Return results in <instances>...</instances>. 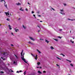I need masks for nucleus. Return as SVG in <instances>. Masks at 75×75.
<instances>
[{
	"label": "nucleus",
	"mask_w": 75,
	"mask_h": 75,
	"mask_svg": "<svg viewBox=\"0 0 75 75\" xmlns=\"http://www.w3.org/2000/svg\"><path fill=\"white\" fill-rule=\"evenodd\" d=\"M23 50H22V52L21 53V58L23 60V61H24V62H25V63H26V64H28V65H29V64H28V63L26 62V60H25V59L24 58V53L23 54Z\"/></svg>",
	"instance_id": "nucleus-1"
},
{
	"label": "nucleus",
	"mask_w": 75,
	"mask_h": 75,
	"mask_svg": "<svg viewBox=\"0 0 75 75\" xmlns=\"http://www.w3.org/2000/svg\"><path fill=\"white\" fill-rule=\"evenodd\" d=\"M60 11H61V12H60V13L61 14H62L63 15H64L65 13H64V11L63 9L62 10L60 9Z\"/></svg>",
	"instance_id": "nucleus-2"
},
{
	"label": "nucleus",
	"mask_w": 75,
	"mask_h": 75,
	"mask_svg": "<svg viewBox=\"0 0 75 75\" xmlns=\"http://www.w3.org/2000/svg\"><path fill=\"white\" fill-rule=\"evenodd\" d=\"M4 1V6L6 8H7V5L5 4H6V2H5V1H4V0H1V1Z\"/></svg>",
	"instance_id": "nucleus-3"
},
{
	"label": "nucleus",
	"mask_w": 75,
	"mask_h": 75,
	"mask_svg": "<svg viewBox=\"0 0 75 75\" xmlns=\"http://www.w3.org/2000/svg\"><path fill=\"white\" fill-rule=\"evenodd\" d=\"M9 12L8 11V12H5V14H6V15L7 16L8 15V16H9L10 15V14H9Z\"/></svg>",
	"instance_id": "nucleus-4"
},
{
	"label": "nucleus",
	"mask_w": 75,
	"mask_h": 75,
	"mask_svg": "<svg viewBox=\"0 0 75 75\" xmlns=\"http://www.w3.org/2000/svg\"><path fill=\"white\" fill-rule=\"evenodd\" d=\"M30 39L31 40H33V41H35V39H34L32 38V37H30Z\"/></svg>",
	"instance_id": "nucleus-5"
},
{
	"label": "nucleus",
	"mask_w": 75,
	"mask_h": 75,
	"mask_svg": "<svg viewBox=\"0 0 75 75\" xmlns=\"http://www.w3.org/2000/svg\"><path fill=\"white\" fill-rule=\"evenodd\" d=\"M16 28H14V30H15V31L16 32H17V31H18V29H16Z\"/></svg>",
	"instance_id": "nucleus-6"
},
{
	"label": "nucleus",
	"mask_w": 75,
	"mask_h": 75,
	"mask_svg": "<svg viewBox=\"0 0 75 75\" xmlns=\"http://www.w3.org/2000/svg\"><path fill=\"white\" fill-rule=\"evenodd\" d=\"M8 26L10 30H11V29H12V28L11 27V26L10 25H9Z\"/></svg>",
	"instance_id": "nucleus-7"
},
{
	"label": "nucleus",
	"mask_w": 75,
	"mask_h": 75,
	"mask_svg": "<svg viewBox=\"0 0 75 75\" xmlns=\"http://www.w3.org/2000/svg\"><path fill=\"white\" fill-rule=\"evenodd\" d=\"M38 56V55H37V54H36L35 56V57L36 58H35V59H36V60H37L38 58L37 57V56Z\"/></svg>",
	"instance_id": "nucleus-8"
},
{
	"label": "nucleus",
	"mask_w": 75,
	"mask_h": 75,
	"mask_svg": "<svg viewBox=\"0 0 75 75\" xmlns=\"http://www.w3.org/2000/svg\"><path fill=\"white\" fill-rule=\"evenodd\" d=\"M66 61H69V62H70V63H71V62H72V61H71L68 60L67 59H66Z\"/></svg>",
	"instance_id": "nucleus-9"
},
{
	"label": "nucleus",
	"mask_w": 75,
	"mask_h": 75,
	"mask_svg": "<svg viewBox=\"0 0 75 75\" xmlns=\"http://www.w3.org/2000/svg\"><path fill=\"white\" fill-rule=\"evenodd\" d=\"M52 8H51L50 9L51 10V11H52V10H53L54 11H55V9H54L53 8H52Z\"/></svg>",
	"instance_id": "nucleus-10"
},
{
	"label": "nucleus",
	"mask_w": 75,
	"mask_h": 75,
	"mask_svg": "<svg viewBox=\"0 0 75 75\" xmlns=\"http://www.w3.org/2000/svg\"><path fill=\"white\" fill-rule=\"evenodd\" d=\"M38 72L39 73V74H42V72H41V71H38Z\"/></svg>",
	"instance_id": "nucleus-11"
},
{
	"label": "nucleus",
	"mask_w": 75,
	"mask_h": 75,
	"mask_svg": "<svg viewBox=\"0 0 75 75\" xmlns=\"http://www.w3.org/2000/svg\"><path fill=\"white\" fill-rule=\"evenodd\" d=\"M45 40V42H47V44H48V43L49 42V41H48L47 40Z\"/></svg>",
	"instance_id": "nucleus-12"
},
{
	"label": "nucleus",
	"mask_w": 75,
	"mask_h": 75,
	"mask_svg": "<svg viewBox=\"0 0 75 75\" xmlns=\"http://www.w3.org/2000/svg\"><path fill=\"white\" fill-rule=\"evenodd\" d=\"M16 5L17 6H20V5H21V4L20 3H18V4H16Z\"/></svg>",
	"instance_id": "nucleus-13"
},
{
	"label": "nucleus",
	"mask_w": 75,
	"mask_h": 75,
	"mask_svg": "<svg viewBox=\"0 0 75 75\" xmlns=\"http://www.w3.org/2000/svg\"><path fill=\"white\" fill-rule=\"evenodd\" d=\"M37 51H38V52H39V54H41V52L40 51H39V50H38L37 49Z\"/></svg>",
	"instance_id": "nucleus-14"
},
{
	"label": "nucleus",
	"mask_w": 75,
	"mask_h": 75,
	"mask_svg": "<svg viewBox=\"0 0 75 75\" xmlns=\"http://www.w3.org/2000/svg\"><path fill=\"white\" fill-rule=\"evenodd\" d=\"M36 13H38V14H39L40 13V11H38L36 12Z\"/></svg>",
	"instance_id": "nucleus-15"
},
{
	"label": "nucleus",
	"mask_w": 75,
	"mask_h": 75,
	"mask_svg": "<svg viewBox=\"0 0 75 75\" xmlns=\"http://www.w3.org/2000/svg\"><path fill=\"white\" fill-rule=\"evenodd\" d=\"M37 65H40V62H38L37 63Z\"/></svg>",
	"instance_id": "nucleus-16"
},
{
	"label": "nucleus",
	"mask_w": 75,
	"mask_h": 75,
	"mask_svg": "<svg viewBox=\"0 0 75 75\" xmlns=\"http://www.w3.org/2000/svg\"><path fill=\"white\" fill-rule=\"evenodd\" d=\"M54 40H55V41H58V39H53Z\"/></svg>",
	"instance_id": "nucleus-17"
},
{
	"label": "nucleus",
	"mask_w": 75,
	"mask_h": 75,
	"mask_svg": "<svg viewBox=\"0 0 75 75\" xmlns=\"http://www.w3.org/2000/svg\"><path fill=\"white\" fill-rule=\"evenodd\" d=\"M15 56L16 57V58L17 59H18V57L17 56L16 54H14Z\"/></svg>",
	"instance_id": "nucleus-18"
},
{
	"label": "nucleus",
	"mask_w": 75,
	"mask_h": 75,
	"mask_svg": "<svg viewBox=\"0 0 75 75\" xmlns=\"http://www.w3.org/2000/svg\"><path fill=\"white\" fill-rule=\"evenodd\" d=\"M20 10H21V11H24V10L22 9V8H20Z\"/></svg>",
	"instance_id": "nucleus-19"
},
{
	"label": "nucleus",
	"mask_w": 75,
	"mask_h": 75,
	"mask_svg": "<svg viewBox=\"0 0 75 75\" xmlns=\"http://www.w3.org/2000/svg\"><path fill=\"white\" fill-rule=\"evenodd\" d=\"M70 65H71V67H74V65H73V64H70Z\"/></svg>",
	"instance_id": "nucleus-20"
},
{
	"label": "nucleus",
	"mask_w": 75,
	"mask_h": 75,
	"mask_svg": "<svg viewBox=\"0 0 75 75\" xmlns=\"http://www.w3.org/2000/svg\"><path fill=\"white\" fill-rule=\"evenodd\" d=\"M23 28H24V29H25V28H26V27H24V25H23Z\"/></svg>",
	"instance_id": "nucleus-21"
},
{
	"label": "nucleus",
	"mask_w": 75,
	"mask_h": 75,
	"mask_svg": "<svg viewBox=\"0 0 75 75\" xmlns=\"http://www.w3.org/2000/svg\"><path fill=\"white\" fill-rule=\"evenodd\" d=\"M69 20H71V21H74V20H75V19H68Z\"/></svg>",
	"instance_id": "nucleus-22"
},
{
	"label": "nucleus",
	"mask_w": 75,
	"mask_h": 75,
	"mask_svg": "<svg viewBox=\"0 0 75 75\" xmlns=\"http://www.w3.org/2000/svg\"><path fill=\"white\" fill-rule=\"evenodd\" d=\"M60 55H63V57H65V55H64V54H62V53H61L60 54Z\"/></svg>",
	"instance_id": "nucleus-23"
},
{
	"label": "nucleus",
	"mask_w": 75,
	"mask_h": 75,
	"mask_svg": "<svg viewBox=\"0 0 75 75\" xmlns=\"http://www.w3.org/2000/svg\"><path fill=\"white\" fill-rule=\"evenodd\" d=\"M51 48L52 50L53 49H54V48L53 47H52V46H51Z\"/></svg>",
	"instance_id": "nucleus-24"
},
{
	"label": "nucleus",
	"mask_w": 75,
	"mask_h": 75,
	"mask_svg": "<svg viewBox=\"0 0 75 75\" xmlns=\"http://www.w3.org/2000/svg\"><path fill=\"white\" fill-rule=\"evenodd\" d=\"M31 55H32V56H33V57H35V56H34V54L33 55V54L31 53Z\"/></svg>",
	"instance_id": "nucleus-25"
},
{
	"label": "nucleus",
	"mask_w": 75,
	"mask_h": 75,
	"mask_svg": "<svg viewBox=\"0 0 75 75\" xmlns=\"http://www.w3.org/2000/svg\"><path fill=\"white\" fill-rule=\"evenodd\" d=\"M57 59H59L60 60H61V59H60V58H59L58 57H57Z\"/></svg>",
	"instance_id": "nucleus-26"
},
{
	"label": "nucleus",
	"mask_w": 75,
	"mask_h": 75,
	"mask_svg": "<svg viewBox=\"0 0 75 75\" xmlns=\"http://www.w3.org/2000/svg\"><path fill=\"white\" fill-rule=\"evenodd\" d=\"M71 42H72V43H73V44H74V41H72Z\"/></svg>",
	"instance_id": "nucleus-27"
},
{
	"label": "nucleus",
	"mask_w": 75,
	"mask_h": 75,
	"mask_svg": "<svg viewBox=\"0 0 75 75\" xmlns=\"http://www.w3.org/2000/svg\"><path fill=\"white\" fill-rule=\"evenodd\" d=\"M0 73H2V74H3V73H4V72H3L2 71L0 72Z\"/></svg>",
	"instance_id": "nucleus-28"
},
{
	"label": "nucleus",
	"mask_w": 75,
	"mask_h": 75,
	"mask_svg": "<svg viewBox=\"0 0 75 75\" xmlns=\"http://www.w3.org/2000/svg\"><path fill=\"white\" fill-rule=\"evenodd\" d=\"M31 44H32V45H34V43H32V42H31V43H30Z\"/></svg>",
	"instance_id": "nucleus-29"
},
{
	"label": "nucleus",
	"mask_w": 75,
	"mask_h": 75,
	"mask_svg": "<svg viewBox=\"0 0 75 75\" xmlns=\"http://www.w3.org/2000/svg\"><path fill=\"white\" fill-rule=\"evenodd\" d=\"M43 73H46V71H43Z\"/></svg>",
	"instance_id": "nucleus-30"
},
{
	"label": "nucleus",
	"mask_w": 75,
	"mask_h": 75,
	"mask_svg": "<svg viewBox=\"0 0 75 75\" xmlns=\"http://www.w3.org/2000/svg\"><path fill=\"white\" fill-rule=\"evenodd\" d=\"M58 38H59L60 39H61L62 37H60V36L58 37Z\"/></svg>",
	"instance_id": "nucleus-31"
},
{
	"label": "nucleus",
	"mask_w": 75,
	"mask_h": 75,
	"mask_svg": "<svg viewBox=\"0 0 75 75\" xmlns=\"http://www.w3.org/2000/svg\"><path fill=\"white\" fill-rule=\"evenodd\" d=\"M57 67H59V65H58V64H56Z\"/></svg>",
	"instance_id": "nucleus-32"
},
{
	"label": "nucleus",
	"mask_w": 75,
	"mask_h": 75,
	"mask_svg": "<svg viewBox=\"0 0 75 75\" xmlns=\"http://www.w3.org/2000/svg\"><path fill=\"white\" fill-rule=\"evenodd\" d=\"M19 72H19L18 71H16V73H19Z\"/></svg>",
	"instance_id": "nucleus-33"
},
{
	"label": "nucleus",
	"mask_w": 75,
	"mask_h": 75,
	"mask_svg": "<svg viewBox=\"0 0 75 75\" xmlns=\"http://www.w3.org/2000/svg\"><path fill=\"white\" fill-rule=\"evenodd\" d=\"M25 72H26V71H25L24 72V75H25Z\"/></svg>",
	"instance_id": "nucleus-34"
},
{
	"label": "nucleus",
	"mask_w": 75,
	"mask_h": 75,
	"mask_svg": "<svg viewBox=\"0 0 75 75\" xmlns=\"http://www.w3.org/2000/svg\"><path fill=\"white\" fill-rule=\"evenodd\" d=\"M6 20L7 21H10V19H6Z\"/></svg>",
	"instance_id": "nucleus-35"
},
{
	"label": "nucleus",
	"mask_w": 75,
	"mask_h": 75,
	"mask_svg": "<svg viewBox=\"0 0 75 75\" xmlns=\"http://www.w3.org/2000/svg\"><path fill=\"white\" fill-rule=\"evenodd\" d=\"M32 14H33V13H34V11H32Z\"/></svg>",
	"instance_id": "nucleus-36"
},
{
	"label": "nucleus",
	"mask_w": 75,
	"mask_h": 75,
	"mask_svg": "<svg viewBox=\"0 0 75 75\" xmlns=\"http://www.w3.org/2000/svg\"><path fill=\"white\" fill-rule=\"evenodd\" d=\"M64 4V6H66V4Z\"/></svg>",
	"instance_id": "nucleus-37"
},
{
	"label": "nucleus",
	"mask_w": 75,
	"mask_h": 75,
	"mask_svg": "<svg viewBox=\"0 0 75 75\" xmlns=\"http://www.w3.org/2000/svg\"><path fill=\"white\" fill-rule=\"evenodd\" d=\"M5 54H6V53H3V55H5Z\"/></svg>",
	"instance_id": "nucleus-38"
},
{
	"label": "nucleus",
	"mask_w": 75,
	"mask_h": 75,
	"mask_svg": "<svg viewBox=\"0 0 75 75\" xmlns=\"http://www.w3.org/2000/svg\"><path fill=\"white\" fill-rule=\"evenodd\" d=\"M13 64H16V62H15V61H14Z\"/></svg>",
	"instance_id": "nucleus-39"
},
{
	"label": "nucleus",
	"mask_w": 75,
	"mask_h": 75,
	"mask_svg": "<svg viewBox=\"0 0 75 75\" xmlns=\"http://www.w3.org/2000/svg\"><path fill=\"white\" fill-rule=\"evenodd\" d=\"M37 27H38L39 28H40V27L38 25L37 26Z\"/></svg>",
	"instance_id": "nucleus-40"
},
{
	"label": "nucleus",
	"mask_w": 75,
	"mask_h": 75,
	"mask_svg": "<svg viewBox=\"0 0 75 75\" xmlns=\"http://www.w3.org/2000/svg\"><path fill=\"white\" fill-rule=\"evenodd\" d=\"M28 43H29V44H31V42H28Z\"/></svg>",
	"instance_id": "nucleus-41"
},
{
	"label": "nucleus",
	"mask_w": 75,
	"mask_h": 75,
	"mask_svg": "<svg viewBox=\"0 0 75 75\" xmlns=\"http://www.w3.org/2000/svg\"><path fill=\"white\" fill-rule=\"evenodd\" d=\"M11 46L12 47H13V44H11Z\"/></svg>",
	"instance_id": "nucleus-42"
},
{
	"label": "nucleus",
	"mask_w": 75,
	"mask_h": 75,
	"mask_svg": "<svg viewBox=\"0 0 75 75\" xmlns=\"http://www.w3.org/2000/svg\"><path fill=\"white\" fill-rule=\"evenodd\" d=\"M11 72H14V71H13V70H11Z\"/></svg>",
	"instance_id": "nucleus-43"
},
{
	"label": "nucleus",
	"mask_w": 75,
	"mask_h": 75,
	"mask_svg": "<svg viewBox=\"0 0 75 75\" xmlns=\"http://www.w3.org/2000/svg\"><path fill=\"white\" fill-rule=\"evenodd\" d=\"M40 40H43V39H40Z\"/></svg>",
	"instance_id": "nucleus-44"
},
{
	"label": "nucleus",
	"mask_w": 75,
	"mask_h": 75,
	"mask_svg": "<svg viewBox=\"0 0 75 75\" xmlns=\"http://www.w3.org/2000/svg\"><path fill=\"white\" fill-rule=\"evenodd\" d=\"M33 16L34 17H35V15H33Z\"/></svg>",
	"instance_id": "nucleus-45"
},
{
	"label": "nucleus",
	"mask_w": 75,
	"mask_h": 75,
	"mask_svg": "<svg viewBox=\"0 0 75 75\" xmlns=\"http://www.w3.org/2000/svg\"><path fill=\"white\" fill-rule=\"evenodd\" d=\"M40 68V67H37V68Z\"/></svg>",
	"instance_id": "nucleus-46"
},
{
	"label": "nucleus",
	"mask_w": 75,
	"mask_h": 75,
	"mask_svg": "<svg viewBox=\"0 0 75 75\" xmlns=\"http://www.w3.org/2000/svg\"><path fill=\"white\" fill-rule=\"evenodd\" d=\"M22 72V71H19V72Z\"/></svg>",
	"instance_id": "nucleus-47"
},
{
	"label": "nucleus",
	"mask_w": 75,
	"mask_h": 75,
	"mask_svg": "<svg viewBox=\"0 0 75 75\" xmlns=\"http://www.w3.org/2000/svg\"><path fill=\"white\" fill-rule=\"evenodd\" d=\"M25 10H26V11H28V9H26Z\"/></svg>",
	"instance_id": "nucleus-48"
},
{
	"label": "nucleus",
	"mask_w": 75,
	"mask_h": 75,
	"mask_svg": "<svg viewBox=\"0 0 75 75\" xmlns=\"http://www.w3.org/2000/svg\"><path fill=\"white\" fill-rule=\"evenodd\" d=\"M3 60L4 61V60H5V59L4 58V59H3Z\"/></svg>",
	"instance_id": "nucleus-49"
},
{
	"label": "nucleus",
	"mask_w": 75,
	"mask_h": 75,
	"mask_svg": "<svg viewBox=\"0 0 75 75\" xmlns=\"http://www.w3.org/2000/svg\"><path fill=\"white\" fill-rule=\"evenodd\" d=\"M28 4H30V3L29 2H28Z\"/></svg>",
	"instance_id": "nucleus-50"
},
{
	"label": "nucleus",
	"mask_w": 75,
	"mask_h": 75,
	"mask_svg": "<svg viewBox=\"0 0 75 75\" xmlns=\"http://www.w3.org/2000/svg\"><path fill=\"white\" fill-rule=\"evenodd\" d=\"M38 16L39 17H41V16L40 15H38Z\"/></svg>",
	"instance_id": "nucleus-51"
},
{
	"label": "nucleus",
	"mask_w": 75,
	"mask_h": 75,
	"mask_svg": "<svg viewBox=\"0 0 75 75\" xmlns=\"http://www.w3.org/2000/svg\"><path fill=\"white\" fill-rule=\"evenodd\" d=\"M72 40H70V42H72Z\"/></svg>",
	"instance_id": "nucleus-52"
},
{
	"label": "nucleus",
	"mask_w": 75,
	"mask_h": 75,
	"mask_svg": "<svg viewBox=\"0 0 75 75\" xmlns=\"http://www.w3.org/2000/svg\"><path fill=\"white\" fill-rule=\"evenodd\" d=\"M62 29H60V31H62Z\"/></svg>",
	"instance_id": "nucleus-53"
},
{
	"label": "nucleus",
	"mask_w": 75,
	"mask_h": 75,
	"mask_svg": "<svg viewBox=\"0 0 75 75\" xmlns=\"http://www.w3.org/2000/svg\"><path fill=\"white\" fill-rule=\"evenodd\" d=\"M40 22H42V21H40Z\"/></svg>",
	"instance_id": "nucleus-54"
},
{
	"label": "nucleus",
	"mask_w": 75,
	"mask_h": 75,
	"mask_svg": "<svg viewBox=\"0 0 75 75\" xmlns=\"http://www.w3.org/2000/svg\"><path fill=\"white\" fill-rule=\"evenodd\" d=\"M11 34H12V35H13V33H11Z\"/></svg>",
	"instance_id": "nucleus-55"
},
{
	"label": "nucleus",
	"mask_w": 75,
	"mask_h": 75,
	"mask_svg": "<svg viewBox=\"0 0 75 75\" xmlns=\"http://www.w3.org/2000/svg\"><path fill=\"white\" fill-rule=\"evenodd\" d=\"M1 59H3V58L2 57H1Z\"/></svg>",
	"instance_id": "nucleus-56"
},
{
	"label": "nucleus",
	"mask_w": 75,
	"mask_h": 75,
	"mask_svg": "<svg viewBox=\"0 0 75 75\" xmlns=\"http://www.w3.org/2000/svg\"><path fill=\"white\" fill-rule=\"evenodd\" d=\"M40 69L42 68L41 67H40Z\"/></svg>",
	"instance_id": "nucleus-57"
},
{
	"label": "nucleus",
	"mask_w": 75,
	"mask_h": 75,
	"mask_svg": "<svg viewBox=\"0 0 75 75\" xmlns=\"http://www.w3.org/2000/svg\"><path fill=\"white\" fill-rule=\"evenodd\" d=\"M7 32H5V33H6V34H7Z\"/></svg>",
	"instance_id": "nucleus-58"
},
{
	"label": "nucleus",
	"mask_w": 75,
	"mask_h": 75,
	"mask_svg": "<svg viewBox=\"0 0 75 75\" xmlns=\"http://www.w3.org/2000/svg\"><path fill=\"white\" fill-rule=\"evenodd\" d=\"M40 30H38V32H40Z\"/></svg>",
	"instance_id": "nucleus-59"
},
{
	"label": "nucleus",
	"mask_w": 75,
	"mask_h": 75,
	"mask_svg": "<svg viewBox=\"0 0 75 75\" xmlns=\"http://www.w3.org/2000/svg\"><path fill=\"white\" fill-rule=\"evenodd\" d=\"M70 33H71V30L70 31Z\"/></svg>",
	"instance_id": "nucleus-60"
},
{
	"label": "nucleus",
	"mask_w": 75,
	"mask_h": 75,
	"mask_svg": "<svg viewBox=\"0 0 75 75\" xmlns=\"http://www.w3.org/2000/svg\"><path fill=\"white\" fill-rule=\"evenodd\" d=\"M74 8L75 9V8Z\"/></svg>",
	"instance_id": "nucleus-61"
},
{
	"label": "nucleus",
	"mask_w": 75,
	"mask_h": 75,
	"mask_svg": "<svg viewBox=\"0 0 75 75\" xmlns=\"http://www.w3.org/2000/svg\"><path fill=\"white\" fill-rule=\"evenodd\" d=\"M38 20H40V19H38Z\"/></svg>",
	"instance_id": "nucleus-62"
},
{
	"label": "nucleus",
	"mask_w": 75,
	"mask_h": 75,
	"mask_svg": "<svg viewBox=\"0 0 75 75\" xmlns=\"http://www.w3.org/2000/svg\"><path fill=\"white\" fill-rule=\"evenodd\" d=\"M73 39H74V38H73Z\"/></svg>",
	"instance_id": "nucleus-63"
},
{
	"label": "nucleus",
	"mask_w": 75,
	"mask_h": 75,
	"mask_svg": "<svg viewBox=\"0 0 75 75\" xmlns=\"http://www.w3.org/2000/svg\"><path fill=\"white\" fill-rule=\"evenodd\" d=\"M0 25H1V24H0Z\"/></svg>",
	"instance_id": "nucleus-64"
}]
</instances>
